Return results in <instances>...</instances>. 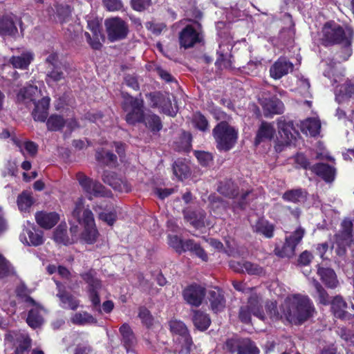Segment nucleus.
I'll use <instances>...</instances> for the list:
<instances>
[{
    "instance_id": "obj_1",
    "label": "nucleus",
    "mask_w": 354,
    "mask_h": 354,
    "mask_svg": "<svg viewBox=\"0 0 354 354\" xmlns=\"http://www.w3.org/2000/svg\"><path fill=\"white\" fill-rule=\"evenodd\" d=\"M277 304L274 301L266 304V312L272 319L286 318L289 322L299 324L313 316L315 308L313 302L307 296L293 295L287 297L277 310Z\"/></svg>"
},
{
    "instance_id": "obj_2",
    "label": "nucleus",
    "mask_w": 354,
    "mask_h": 354,
    "mask_svg": "<svg viewBox=\"0 0 354 354\" xmlns=\"http://www.w3.org/2000/svg\"><path fill=\"white\" fill-rule=\"evenodd\" d=\"M71 216L82 228L80 238L87 243H95L99 236V232L96 227L93 214L88 207H85L83 198H79L75 202Z\"/></svg>"
},
{
    "instance_id": "obj_3",
    "label": "nucleus",
    "mask_w": 354,
    "mask_h": 354,
    "mask_svg": "<svg viewBox=\"0 0 354 354\" xmlns=\"http://www.w3.org/2000/svg\"><path fill=\"white\" fill-rule=\"evenodd\" d=\"M322 39L326 44H342L345 46L343 60H346L351 55L350 45L353 35L352 28L341 26L339 24L329 21L324 24L322 31Z\"/></svg>"
},
{
    "instance_id": "obj_4",
    "label": "nucleus",
    "mask_w": 354,
    "mask_h": 354,
    "mask_svg": "<svg viewBox=\"0 0 354 354\" xmlns=\"http://www.w3.org/2000/svg\"><path fill=\"white\" fill-rule=\"evenodd\" d=\"M42 95L41 91L37 86L28 85L21 88L17 95L19 102L28 104L32 102L35 109L32 111V116L35 120L44 122L48 113L50 98L44 97L41 100L37 102V99Z\"/></svg>"
},
{
    "instance_id": "obj_5",
    "label": "nucleus",
    "mask_w": 354,
    "mask_h": 354,
    "mask_svg": "<svg viewBox=\"0 0 354 354\" xmlns=\"http://www.w3.org/2000/svg\"><path fill=\"white\" fill-rule=\"evenodd\" d=\"M213 135L219 150H230L236 142L238 131L225 122H221L213 130Z\"/></svg>"
},
{
    "instance_id": "obj_6",
    "label": "nucleus",
    "mask_w": 354,
    "mask_h": 354,
    "mask_svg": "<svg viewBox=\"0 0 354 354\" xmlns=\"http://www.w3.org/2000/svg\"><path fill=\"white\" fill-rule=\"evenodd\" d=\"M171 332L175 339V351L179 354H187L192 345V340L185 324L179 320L174 319L169 322Z\"/></svg>"
},
{
    "instance_id": "obj_7",
    "label": "nucleus",
    "mask_w": 354,
    "mask_h": 354,
    "mask_svg": "<svg viewBox=\"0 0 354 354\" xmlns=\"http://www.w3.org/2000/svg\"><path fill=\"white\" fill-rule=\"evenodd\" d=\"M81 277L88 285L86 294L93 308L101 312L100 297L104 289L100 281L95 277V272L93 270L81 274Z\"/></svg>"
},
{
    "instance_id": "obj_8",
    "label": "nucleus",
    "mask_w": 354,
    "mask_h": 354,
    "mask_svg": "<svg viewBox=\"0 0 354 354\" xmlns=\"http://www.w3.org/2000/svg\"><path fill=\"white\" fill-rule=\"evenodd\" d=\"M124 111L127 113L126 121L128 124H134L142 122L145 117L143 112V101L131 96H124L122 104Z\"/></svg>"
},
{
    "instance_id": "obj_9",
    "label": "nucleus",
    "mask_w": 354,
    "mask_h": 354,
    "mask_svg": "<svg viewBox=\"0 0 354 354\" xmlns=\"http://www.w3.org/2000/svg\"><path fill=\"white\" fill-rule=\"evenodd\" d=\"M76 178L89 200H92L93 197L109 196L111 194L110 192L105 190L100 183L90 178L83 173H78Z\"/></svg>"
},
{
    "instance_id": "obj_10",
    "label": "nucleus",
    "mask_w": 354,
    "mask_h": 354,
    "mask_svg": "<svg viewBox=\"0 0 354 354\" xmlns=\"http://www.w3.org/2000/svg\"><path fill=\"white\" fill-rule=\"evenodd\" d=\"M168 243L178 253L190 251L203 261H206L207 260V255L204 250L198 244L192 240H187L183 242L176 235L169 234Z\"/></svg>"
},
{
    "instance_id": "obj_11",
    "label": "nucleus",
    "mask_w": 354,
    "mask_h": 354,
    "mask_svg": "<svg viewBox=\"0 0 354 354\" xmlns=\"http://www.w3.org/2000/svg\"><path fill=\"white\" fill-rule=\"evenodd\" d=\"M305 230L302 227H298L292 234L286 237V242L281 248H275L274 253L279 257L290 258L294 256L297 245L302 240Z\"/></svg>"
},
{
    "instance_id": "obj_12",
    "label": "nucleus",
    "mask_w": 354,
    "mask_h": 354,
    "mask_svg": "<svg viewBox=\"0 0 354 354\" xmlns=\"http://www.w3.org/2000/svg\"><path fill=\"white\" fill-rule=\"evenodd\" d=\"M201 39V25L196 21L186 25L179 35L180 46L185 48L192 47Z\"/></svg>"
},
{
    "instance_id": "obj_13",
    "label": "nucleus",
    "mask_w": 354,
    "mask_h": 354,
    "mask_svg": "<svg viewBox=\"0 0 354 354\" xmlns=\"http://www.w3.org/2000/svg\"><path fill=\"white\" fill-rule=\"evenodd\" d=\"M251 315L261 320H264L265 315L261 309V305L259 297L252 295L250 297L246 306H242L239 312V319L243 323L248 324L251 321Z\"/></svg>"
},
{
    "instance_id": "obj_14",
    "label": "nucleus",
    "mask_w": 354,
    "mask_h": 354,
    "mask_svg": "<svg viewBox=\"0 0 354 354\" xmlns=\"http://www.w3.org/2000/svg\"><path fill=\"white\" fill-rule=\"evenodd\" d=\"M108 38L111 41L124 39L128 32L126 23L118 17L110 18L104 22Z\"/></svg>"
},
{
    "instance_id": "obj_15",
    "label": "nucleus",
    "mask_w": 354,
    "mask_h": 354,
    "mask_svg": "<svg viewBox=\"0 0 354 354\" xmlns=\"http://www.w3.org/2000/svg\"><path fill=\"white\" fill-rule=\"evenodd\" d=\"M353 223L348 218L344 219L342 223V232L336 236L337 255L343 257L346 253V246L349 245L352 241Z\"/></svg>"
},
{
    "instance_id": "obj_16",
    "label": "nucleus",
    "mask_w": 354,
    "mask_h": 354,
    "mask_svg": "<svg viewBox=\"0 0 354 354\" xmlns=\"http://www.w3.org/2000/svg\"><path fill=\"white\" fill-rule=\"evenodd\" d=\"M22 243L26 245L38 246L44 243V235L41 230L36 229L33 223L29 221L24 225L23 232L19 236Z\"/></svg>"
},
{
    "instance_id": "obj_17",
    "label": "nucleus",
    "mask_w": 354,
    "mask_h": 354,
    "mask_svg": "<svg viewBox=\"0 0 354 354\" xmlns=\"http://www.w3.org/2000/svg\"><path fill=\"white\" fill-rule=\"evenodd\" d=\"M227 350L236 354H259V351L248 339H230L226 342Z\"/></svg>"
},
{
    "instance_id": "obj_18",
    "label": "nucleus",
    "mask_w": 354,
    "mask_h": 354,
    "mask_svg": "<svg viewBox=\"0 0 354 354\" xmlns=\"http://www.w3.org/2000/svg\"><path fill=\"white\" fill-rule=\"evenodd\" d=\"M87 21V28L91 31L92 37L90 33L85 32L84 35L86 37L87 42L93 49L100 48L102 44L100 41L101 37L100 32V20L96 17L94 15H87L86 17Z\"/></svg>"
},
{
    "instance_id": "obj_19",
    "label": "nucleus",
    "mask_w": 354,
    "mask_h": 354,
    "mask_svg": "<svg viewBox=\"0 0 354 354\" xmlns=\"http://www.w3.org/2000/svg\"><path fill=\"white\" fill-rule=\"evenodd\" d=\"M93 209L98 214L99 218L109 225H113L114 224L118 215L121 212V208L120 207L104 203H102L100 205H96L93 207Z\"/></svg>"
},
{
    "instance_id": "obj_20",
    "label": "nucleus",
    "mask_w": 354,
    "mask_h": 354,
    "mask_svg": "<svg viewBox=\"0 0 354 354\" xmlns=\"http://www.w3.org/2000/svg\"><path fill=\"white\" fill-rule=\"evenodd\" d=\"M152 106L158 107L161 111L170 116L176 115V110L171 105V96L168 93H153L150 94Z\"/></svg>"
},
{
    "instance_id": "obj_21",
    "label": "nucleus",
    "mask_w": 354,
    "mask_h": 354,
    "mask_svg": "<svg viewBox=\"0 0 354 354\" xmlns=\"http://www.w3.org/2000/svg\"><path fill=\"white\" fill-rule=\"evenodd\" d=\"M279 133L284 145H290L299 136L292 122H286L281 118L277 120Z\"/></svg>"
},
{
    "instance_id": "obj_22",
    "label": "nucleus",
    "mask_w": 354,
    "mask_h": 354,
    "mask_svg": "<svg viewBox=\"0 0 354 354\" xmlns=\"http://www.w3.org/2000/svg\"><path fill=\"white\" fill-rule=\"evenodd\" d=\"M205 288L201 285L192 284L183 290V297L190 305L198 306L205 297Z\"/></svg>"
},
{
    "instance_id": "obj_23",
    "label": "nucleus",
    "mask_w": 354,
    "mask_h": 354,
    "mask_svg": "<svg viewBox=\"0 0 354 354\" xmlns=\"http://www.w3.org/2000/svg\"><path fill=\"white\" fill-rule=\"evenodd\" d=\"M293 69V64L286 57L279 58L270 67V77L274 80H279L288 74Z\"/></svg>"
},
{
    "instance_id": "obj_24",
    "label": "nucleus",
    "mask_w": 354,
    "mask_h": 354,
    "mask_svg": "<svg viewBox=\"0 0 354 354\" xmlns=\"http://www.w3.org/2000/svg\"><path fill=\"white\" fill-rule=\"evenodd\" d=\"M47 128L50 131H59L66 127L69 131L76 128L78 125L77 122L73 118L64 120L58 115H52L46 121Z\"/></svg>"
},
{
    "instance_id": "obj_25",
    "label": "nucleus",
    "mask_w": 354,
    "mask_h": 354,
    "mask_svg": "<svg viewBox=\"0 0 354 354\" xmlns=\"http://www.w3.org/2000/svg\"><path fill=\"white\" fill-rule=\"evenodd\" d=\"M104 183L110 185L113 189L120 192H129L131 191V185L123 178L110 171H105L102 176Z\"/></svg>"
},
{
    "instance_id": "obj_26",
    "label": "nucleus",
    "mask_w": 354,
    "mask_h": 354,
    "mask_svg": "<svg viewBox=\"0 0 354 354\" xmlns=\"http://www.w3.org/2000/svg\"><path fill=\"white\" fill-rule=\"evenodd\" d=\"M230 268L236 272H247L249 274L261 275L264 274V270L257 264L249 261H236L230 262Z\"/></svg>"
},
{
    "instance_id": "obj_27",
    "label": "nucleus",
    "mask_w": 354,
    "mask_h": 354,
    "mask_svg": "<svg viewBox=\"0 0 354 354\" xmlns=\"http://www.w3.org/2000/svg\"><path fill=\"white\" fill-rule=\"evenodd\" d=\"M317 274L327 288L335 289L339 286L337 274L332 268L318 265Z\"/></svg>"
},
{
    "instance_id": "obj_28",
    "label": "nucleus",
    "mask_w": 354,
    "mask_h": 354,
    "mask_svg": "<svg viewBox=\"0 0 354 354\" xmlns=\"http://www.w3.org/2000/svg\"><path fill=\"white\" fill-rule=\"evenodd\" d=\"M71 232L72 234L71 238L67 235L66 225L61 224L55 230L53 236L54 240L55 242L64 245L71 244L77 237V227L72 226L71 227Z\"/></svg>"
},
{
    "instance_id": "obj_29",
    "label": "nucleus",
    "mask_w": 354,
    "mask_h": 354,
    "mask_svg": "<svg viewBox=\"0 0 354 354\" xmlns=\"http://www.w3.org/2000/svg\"><path fill=\"white\" fill-rule=\"evenodd\" d=\"M232 46L231 44H220L217 50L218 58L216 64L220 68H228L232 66L230 50Z\"/></svg>"
},
{
    "instance_id": "obj_30",
    "label": "nucleus",
    "mask_w": 354,
    "mask_h": 354,
    "mask_svg": "<svg viewBox=\"0 0 354 354\" xmlns=\"http://www.w3.org/2000/svg\"><path fill=\"white\" fill-rule=\"evenodd\" d=\"M35 219L40 227L50 229L57 224L59 216L55 212H39L35 214Z\"/></svg>"
},
{
    "instance_id": "obj_31",
    "label": "nucleus",
    "mask_w": 354,
    "mask_h": 354,
    "mask_svg": "<svg viewBox=\"0 0 354 354\" xmlns=\"http://www.w3.org/2000/svg\"><path fill=\"white\" fill-rule=\"evenodd\" d=\"M56 285L58 289L57 297L61 301V306L64 308L75 310L80 305L79 300L67 293L60 283L56 282Z\"/></svg>"
},
{
    "instance_id": "obj_32",
    "label": "nucleus",
    "mask_w": 354,
    "mask_h": 354,
    "mask_svg": "<svg viewBox=\"0 0 354 354\" xmlns=\"http://www.w3.org/2000/svg\"><path fill=\"white\" fill-rule=\"evenodd\" d=\"M265 115L281 114L283 111V104L276 97L265 98L261 100Z\"/></svg>"
},
{
    "instance_id": "obj_33",
    "label": "nucleus",
    "mask_w": 354,
    "mask_h": 354,
    "mask_svg": "<svg viewBox=\"0 0 354 354\" xmlns=\"http://www.w3.org/2000/svg\"><path fill=\"white\" fill-rule=\"evenodd\" d=\"M33 308L30 310L27 323L32 328L39 327L44 322L43 315L44 310L38 304L35 302V305H31Z\"/></svg>"
},
{
    "instance_id": "obj_34",
    "label": "nucleus",
    "mask_w": 354,
    "mask_h": 354,
    "mask_svg": "<svg viewBox=\"0 0 354 354\" xmlns=\"http://www.w3.org/2000/svg\"><path fill=\"white\" fill-rule=\"evenodd\" d=\"M275 134V129L272 124L263 122L259 128L254 143L258 145L261 142L271 140Z\"/></svg>"
},
{
    "instance_id": "obj_35",
    "label": "nucleus",
    "mask_w": 354,
    "mask_h": 354,
    "mask_svg": "<svg viewBox=\"0 0 354 354\" xmlns=\"http://www.w3.org/2000/svg\"><path fill=\"white\" fill-rule=\"evenodd\" d=\"M300 128L306 135L316 136L319 133L321 123L319 119L310 118L301 122Z\"/></svg>"
},
{
    "instance_id": "obj_36",
    "label": "nucleus",
    "mask_w": 354,
    "mask_h": 354,
    "mask_svg": "<svg viewBox=\"0 0 354 354\" xmlns=\"http://www.w3.org/2000/svg\"><path fill=\"white\" fill-rule=\"evenodd\" d=\"M252 227L254 232L263 235L266 238L270 239L274 235V225L266 219H259Z\"/></svg>"
},
{
    "instance_id": "obj_37",
    "label": "nucleus",
    "mask_w": 354,
    "mask_h": 354,
    "mask_svg": "<svg viewBox=\"0 0 354 354\" xmlns=\"http://www.w3.org/2000/svg\"><path fill=\"white\" fill-rule=\"evenodd\" d=\"M311 170L326 182H332L335 178V169L328 165L320 163L311 167Z\"/></svg>"
},
{
    "instance_id": "obj_38",
    "label": "nucleus",
    "mask_w": 354,
    "mask_h": 354,
    "mask_svg": "<svg viewBox=\"0 0 354 354\" xmlns=\"http://www.w3.org/2000/svg\"><path fill=\"white\" fill-rule=\"evenodd\" d=\"M335 93L336 101L342 102L354 95V84L351 81H346L336 87Z\"/></svg>"
},
{
    "instance_id": "obj_39",
    "label": "nucleus",
    "mask_w": 354,
    "mask_h": 354,
    "mask_svg": "<svg viewBox=\"0 0 354 354\" xmlns=\"http://www.w3.org/2000/svg\"><path fill=\"white\" fill-rule=\"evenodd\" d=\"M32 59V53L30 51H24L21 55L12 56L10 59V62L15 68L26 69Z\"/></svg>"
},
{
    "instance_id": "obj_40",
    "label": "nucleus",
    "mask_w": 354,
    "mask_h": 354,
    "mask_svg": "<svg viewBox=\"0 0 354 354\" xmlns=\"http://www.w3.org/2000/svg\"><path fill=\"white\" fill-rule=\"evenodd\" d=\"M17 32L13 17L3 16L0 18V35L3 36H11Z\"/></svg>"
},
{
    "instance_id": "obj_41",
    "label": "nucleus",
    "mask_w": 354,
    "mask_h": 354,
    "mask_svg": "<svg viewBox=\"0 0 354 354\" xmlns=\"http://www.w3.org/2000/svg\"><path fill=\"white\" fill-rule=\"evenodd\" d=\"M331 308L335 317L344 319L346 318L347 304L341 296H336L331 302Z\"/></svg>"
},
{
    "instance_id": "obj_42",
    "label": "nucleus",
    "mask_w": 354,
    "mask_h": 354,
    "mask_svg": "<svg viewBox=\"0 0 354 354\" xmlns=\"http://www.w3.org/2000/svg\"><path fill=\"white\" fill-rule=\"evenodd\" d=\"M310 283L315 290V293L313 297L320 304L323 305H328L330 303V299L326 290L320 284V283L314 278L310 279Z\"/></svg>"
},
{
    "instance_id": "obj_43",
    "label": "nucleus",
    "mask_w": 354,
    "mask_h": 354,
    "mask_svg": "<svg viewBox=\"0 0 354 354\" xmlns=\"http://www.w3.org/2000/svg\"><path fill=\"white\" fill-rule=\"evenodd\" d=\"M174 174L179 179L187 178L190 173L187 162L183 160H177L173 165Z\"/></svg>"
},
{
    "instance_id": "obj_44",
    "label": "nucleus",
    "mask_w": 354,
    "mask_h": 354,
    "mask_svg": "<svg viewBox=\"0 0 354 354\" xmlns=\"http://www.w3.org/2000/svg\"><path fill=\"white\" fill-rule=\"evenodd\" d=\"M209 297V301L212 310L217 313L225 307L223 295L219 290L210 291Z\"/></svg>"
},
{
    "instance_id": "obj_45",
    "label": "nucleus",
    "mask_w": 354,
    "mask_h": 354,
    "mask_svg": "<svg viewBox=\"0 0 354 354\" xmlns=\"http://www.w3.org/2000/svg\"><path fill=\"white\" fill-rule=\"evenodd\" d=\"M71 322L77 325H88L95 324L96 319L90 313L82 311L75 313L71 318Z\"/></svg>"
},
{
    "instance_id": "obj_46",
    "label": "nucleus",
    "mask_w": 354,
    "mask_h": 354,
    "mask_svg": "<svg viewBox=\"0 0 354 354\" xmlns=\"http://www.w3.org/2000/svg\"><path fill=\"white\" fill-rule=\"evenodd\" d=\"M120 332L122 337L123 342L127 351H129L131 347H132L136 343L134 335L129 326L127 324H124L120 327Z\"/></svg>"
},
{
    "instance_id": "obj_47",
    "label": "nucleus",
    "mask_w": 354,
    "mask_h": 354,
    "mask_svg": "<svg viewBox=\"0 0 354 354\" xmlns=\"http://www.w3.org/2000/svg\"><path fill=\"white\" fill-rule=\"evenodd\" d=\"M142 122L145 126L153 132L159 131L162 128V123L160 118L151 113H147L145 115Z\"/></svg>"
},
{
    "instance_id": "obj_48",
    "label": "nucleus",
    "mask_w": 354,
    "mask_h": 354,
    "mask_svg": "<svg viewBox=\"0 0 354 354\" xmlns=\"http://www.w3.org/2000/svg\"><path fill=\"white\" fill-rule=\"evenodd\" d=\"M17 206L21 212H28L33 204V198L28 192H23L17 200Z\"/></svg>"
},
{
    "instance_id": "obj_49",
    "label": "nucleus",
    "mask_w": 354,
    "mask_h": 354,
    "mask_svg": "<svg viewBox=\"0 0 354 354\" xmlns=\"http://www.w3.org/2000/svg\"><path fill=\"white\" fill-rule=\"evenodd\" d=\"M193 322L197 329L203 331L209 327L211 321L207 314L196 311L193 317Z\"/></svg>"
},
{
    "instance_id": "obj_50",
    "label": "nucleus",
    "mask_w": 354,
    "mask_h": 354,
    "mask_svg": "<svg viewBox=\"0 0 354 354\" xmlns=\"http://www.w3.org/2000/svg\"><path fill=\"white\" fill-rule=\"evenodd\" d=\"M15 145L19 148L20 151L25 156L28 154L30 156H33L37 151V145L31 141H20L14 140Z\"/></svg>"
},
{
    "instance_id": "obj_51",
    "label": "nucleus",
    "mask_w": 354,
    "mask_h": 354,
    "mask_svg": "<svg viewBox=\"0 0 354 354\" xmlns=\"http://www.w3.org/2000/svg\"><path fill=\"white\" fill-rule=\"evenodd\" d=\"M324 75L331 80L333 84L343 80V73L339 65L328 66V68L324 72Z\"/></svg>"
},
{
    "instance_id": "obj_52",
    "label": "nucleus",
    "mask_w": 354,
    "mask_h": 354,
    "mask_svg": "<svg viewBox=\"0 0 354 354\" xmlns=\"http://www.w3.org/2000/svg\"><path fill=\"white\" fill-rule=\"evenodd\" d=\"M64 78V75L61 68L58 66H55L53 70L47 74L46 82L50 86H53L55 84L61 81Z\"/></svg>"
},
{
    "instance_id": "obj_53",
    "label": "nucleus",
    "mask_w": 354,
    "mask_h": 354,
    "mask_svg": "<svg viewBox=\"0 0 354 354\" xmlns=\"http://www.w3.org/2000/svg\"><path fill=\"white\" fill-rule=\"evenodd\" d=\"M185 216L190 223L196 228H200L205 225H210V223L205 220V214L202 212H199L198 214L193 212L189 216L186 215Z\"/></svg>"
},
{
    "instance_id": "obj_54",
    "label": "nucleus",
    "mask_w": 354,
    "mask_h": 354,
    "mask_svg": "<svg viewBox=\"0 0 354 354\" xmlns=\"http://www.w3.org/2000/svg\"><path fill=\"white\" fill-rule=\"evenodd\" d=\"M96 158L102 163L111 167L115 165L117 160L114 154L104 150L97 151Z\"/></svg>"
},
{
    "instance_id": "obj_55",
    "label": "nucleus",
    "mask_w": 354,
    "mask_h": 354,
    "mask_svg": "<svg viewBox=\"0 0 354 354\" xmlns=\"http://www.w3.org/2000/svg\"><path fill=\"white\" fill-rule=\"evenodd\" d=\"M305 197V193L300 189L286 192L283 196L284 200L294 203L302 201Z\"/></svg>"
},
{
    "instance_id": "obj_56",
    "label": "nucleus",
    "mask_w": 354,
    "mask_h": 354,
    "mask_svg": "<svg viewBox=\"0 0 354 354\" xmlns=\"http://www.w3.org/2000/svg\"><path fill=\"white\" fill-rule=\"evenodd\" d=\"M17 295L28 305H35V301L29 296L30 291L24 283L19 284L16 289Z\"/></svg>"
},
{
    "instance_id": "obj_57",
    "label": "nucleus",
    "mask_w": 354,
    "mask_h": 354,
    "mask_svg": "<svg viewBox=\"0 0 354 354\" xmlns=\"http://www.w3.org/2000/svg\"><path fill=\"white\" fill-rule=\"evenodd\" d=\"M14 273V268L9 261L0 253V279Z\"/></svg>"
},
{
    "instance_id": "obj_58",
    "label": "nucleus",
    "mask_w": 354,
    "mask_h": 354,
    "mask_svg": "<svg viewBox=\"0 0 354 354\" xmlns=\"http://www.w3.org/2000/svg\"><path fill=\"white\" fill-rule=\"evenodd\" d=\"M191 134L189 133L184 132L180 138V145H178L176 142V148L178 151H188L191 149Z\"/></svg>"
},
{
    "instance_id": "obj_59",
    "label": "nucleus",
    "mask_w": 354,
    "mask_h": 354,
    "mask_svg": "<svg viewBox=\"0 0 354 354\" xmlns=\"http://www.w3.org/2000/svg\"><path fill=\"white\" fill-rule=\"evenodd\" d=\"M193 124L201 131H205L208 129V122L206 118L201 113L194 114Z\"/></svg>"
},
{
    "instance_id": "obj_60",
    "label": "nucleus",
    "mask_w": 354,
    "mask_h": 354,
    "mask_svg": "<svg viewBox=\"0 0 354 354\" xmlns=\"http://www.w3.org/2000/svg\"><path fill=\"white\" fill-rule=\"evenodd\" d=\"M195 156L198 162L203 166L209 165L213 160L212 155L208 152L195 151Z\"/></svg>"
},
{
    "instance_id": "obj_61",
    "label": "nucleus",
    "mask_w": 354,
    "mask_h": 354,
    "mask_svg": "<svg viewBox=\"0 0 354 354\" xmlns=\"http://www.w3.org/2000/svg\"><path fill=\"white\" fill-rule=\"evenodd\" d=\"M139 317L141 319L142 323L147 327L153 324V319L149 311L145 308H141L139 310Z\"/></svg>"
},
{
    "instance_id": "obj_62",
    "label": "nucleus",
    "mask_w": 354,
    "mask_h": 354,
    "mask_svg": "<svg viewBox=\"0 0 354 354\" xmlns=\"http://www.w3.org/2000/svg\"><path fill=\"white\" fill-rule=\"evenodd\" d=\"M102 3L106 10L111 12L119 10L122 8L121 0H102Z\"/></svg>"
},
{
    "instance_id": "obj_63",
    "label": "nucleus",
    "mask_w": 354,
    "mask_h": 354,
    "mask_svg": "<svg viewBox=\"0 0 354 354\" xmlns=\"http://www.w3.org/2000/svg\"><path fill=\"white\" fill-rule=\"evenodd\" d=\"M151 0H131L132 8L137 11H142L149 7Z\"/></svg>"
},
{
    "instance_id": "obj_64",
    "label": "nucleus",
    "mask_w": 354,
    "mask_h": 354,
    "mask_svg": "<svg viewBox=\"0 0 354 354\" xmlns=\"http://www.w3.org/2000/svg\"><path fill=\"white\" fill-rule=\"evenodd\" d=\"M231 185H233L232 183H227L225 185H221L218 187V192L223 195L234 197L236 195L234 189L230 188Z\"/></svg>"
}]
</instances>
